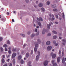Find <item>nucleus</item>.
<instances>
[{
  "label": "nucleus",
  "instance_id": "nucleus-1",
  "mask_svg": "<svg viewBox=\"0 0 66 66\" xmlns=\"http://www.w3.org/2000/svg\"><path fill=\"white\" fill-rule=\"evenodd\" d=\"M38 46V45L37 44H36L35 45V47L34 48V51L35 52H36V51H37V49L36 48H37Z\"/></svg>",
  "mask_w": 66,
  "mask_h": 66
},
{
  "label": "nucleus",
  "instance_id": "nucleus-2",
  "mask_svg": "<svg viewBox=\"0 0 66 66\" xmlns=\"http://www.w3.org/2000/svg\"><path fill=\"white\" fill-rule=\"evenodd\" d=\"M49 61H47L46 60L45 61L44 63V66H46L47 65V64H48V62H49Z\"/></svg>",
  "mask_w": 66,
  "mask_h": 66
},
{
  "label": "nucleus",
  "instance_id": "nucleus-3",
  "mask_svg": "<svg viewBox=\"0 0 66 66\" xmlns=\"http://www.w3.org/2000/svg\"><path fill=\"white\" fill-rule=\"evenodd\" d=\"M54 60H52V63L53 64V66H56L57 65V64H56V63H54Z\"/></svg>",
  "mask_w": 66,
  "mask_h": 66
},
{
  "label": "nucleus",
  "instance_id": "nucleus-4",
  "mask_svg": "<svg viewBox=\"0 0 66 66\" xmlns=\"http://www.w3.org/2000/svg\"><path fill=\"white\" fill-rule=\"evenodd\" d=\"M51 26V24L49 23V25L48 24H47V27L48 28V30H49L50 29V26Z\"/></svg>",
  "mask_w": 66,
  "mask_h": 66
},
{
  "label": "nucleus",
  "instance_id": "nucleus-5",
  "mask_svg": "<svg viewBox=\"0 0 66 66\" xmlns=\"http://www.w3.org/2000/svg\"><path fill=\"white\" fill-rule=\"evenodd\" d=\"M52 48V47L51 46H48L47 48V50L48 51H50V50H51Z\"/></svg>",
  "mask_w": 66,
  "mask_h": 66
},
{
  "label": "nucleus",
  "instance_id": "nucleus-6",
  "mask_svg": "<svg viewBox=\"0 0 66 66\" xmlns=\"http://www.w3.org/2000/svg\"><path fill=\"white\" fill-rule=\"evenodd\" d=\"M16 56V54L15 53H13L12 55V58H14V57H15Z\"/></svg>",
  "mask_w": 66,
  "mask_h": 66
},
{
  "label": "nucleus",
  "instance_id": "nucleus-7",
  "mask_svg": "<svg viewBox=\"0 0 66 66\" xmlns=\"http://www.w3.org/2000/svg\"><path fill=\"white\" fill-rule=\"evenodd\" d=\"M37 19L38 21H40V20L41 21H43V19H42L41 17H40L39 18H37Z\"/></svg>",
  "mask_w": 66,
  "mask_h": 66
},
{
  "label": "nucleus",
  "instance_id": "nucleus-8",
  "mask_svg": "<svg viewBox=\"0 0 66 66\" xmlns=\"http://www.w3.org/2000/svg\"><path fill=\"white\" fill-rule=\"evenodd\" d=\"M56 5L55 4H52L51 5V6L53 8H55L56 7Z\"/></svg>",
  "mask_w": 66,
  "mask_h": 66
},
{
  "label": "nucleus",
  "instance_id": "nucleus-9",
  "mask_svg": "<svg viewBox=\"0 0 66 66\" xmlns=\"http://www.w3.org/2000/svg\"><path fill=\"white\" fill-rule=\"evenodd\" d=\"M56 57V54H53L52 56V57L53 59H54Z\"/></svg>",
  "mask_w": 66,
  "mask_h": 66
},
{
  "label": "nucleus",
  "instance_id": "nucleus-10",
  "mask_svg": "<svg viewBox=\"0 0 66 66\" xmlns=\"http://www.w3.org/2000/svg\"><path fill=\"white\" fill-rule=\"evenodd\" d=\"M46 44L47 45H49L50 44V42L49 41H48L46 42Z\"/></svg>",
  "mask_w": 66,
  "mask_h": 66
},
{
  "label": "nucleus",
  "instance_id": "nucleus-11",
  "mask_svg": "<svg viewBox=\"0 0 66 66\" xmlns=\"http://www.w3.org/2000/svg\"><path fill=\"white\" fill-rule=\"evenodd\" d=\"M57 62L58 63H59V62H60V58L58 57L57 59Z\"/></svg>",
  "mask_w": 66,
  "mask_h": 66
},
{
  "label": "nucleus",
  "instance_id": "nucleus-12",
  "mask_svg": "<svg viewBox=\"0 0 66 66\" xmlns=\"http://www.w3.org/2000/svg\"><path fill=\"white\" fill-rule=\"evenodd\" d=\"M43 6V4L42 3H40L39 4V7H42Z\"/></svg>",
  "mask_w": 66,
  "mask_h": 66
},
{
  "label": "nucleus",
  "instance_id": "nucleus-13",
  "mask_svg": "<svg viewBox=\"0 0 66 66\" xmlns=\"http://www.w3.org/2000/svg\"><path fill=\"white\" fill-rule=\"evenodd\" d=\"M39 56H38L37 55V56L36 57V61H38L39 59Z\"/></svg>",
  "mask_w": 66,
  "mask_h": 66
},
{
  "label": "nucleus",
  "instance_id": "nucleus-14",
  "mask_svg": "<svg viewBox=\"0 0 66 66\" xmlns=\"http://www.w3.org/2000/svg\"><path fill=\"white\" fill-rule=\"evenodd\" d=\"M57 38V36H54L53 37V38L54 39H56Z\"/></svg>",
  "mask_w": 66,
  "mask_h": 66
},
{
  "label": "nucleus",
  "instance_id": "nucleus-15",
  "mask_svg": "<svg viewBox=\"0 0 66 66\" xmlns=\"http://www.w3.org/2000/svg\"><path fill=\"white\" fill-rule=\"evenodd\" d=\"M29 54L28 53H27L26 54V56L27 58H28V57H29Z\"/></svg>",
  "mask_w": 66,
  "mask_h": 66
},
{
  "label": "nucleus",
  "instance_id": "nucleus-16",
  "mask_svg": "<svg viewBox=\"0 0 66 66\" xmlns=\"http://www.w3.org/2000/svg\"><path fill=\"white\" fill-rule=\"evenodd\" d=\"M13 64H15V59H14L13 60Z\"/></svg>",
  "mask_w": 66,
  "mask_h": 66
},
{
  "label": "nucleus",
  "instance_id": "nucleus-17",
  "mask_svg": "<svg viewBox=\"0 0 66 66\" xmlns=\"http://www.w3.org/2000/svg\"><path fill=\"white\" fill-rule=\"evenodd\" d=\"M7 47V45L6 44H4L3 46V47H4L5 48H6Z\"/></svg>",
  "mask_w": 66,
  "mask_h": 66
},
{
  "label": "nucleus",
  "instance_id": "nucleus-18",
  "mask_svg": "<svg viewBox=\"0 0 66 66\" xmlns=\"http://www.w3.org/2000/svg\"><path fill=\"white\" fill-rule=\"evenodd\" d=\"M21 59V56L20 55L18 56V59L19 60H20V59Z\"/></svg>",
  "mask_w": 66,
  "mask_h": 66
},
{
  "label": "nucleus",
  "instance_id": "nucleus-19",
  "mask_svg": "<svg viewBox=\"0 0 66 66\" xmlns=\"http://www.w3.org/2000/svg\"><path fill=\"white\" fill-rule=\"evenodd\" d=\"M2 63H4V62H5V61H4V60L3 59H2Z\"/></svg>",
  "mask_w": 66,
  "mask_h": 66
},
{
  "label": "nucleus",
  "instance_id": "nucleus-20",
  "mask_svg": "<svg viewBox=\"0 0 66 66\" xmlns=\"http://www.w3.org/2000/svg\"><path fill=\"white\" fill-rule=\"evenodd\" d=\"M37 41L38 42L37 43L38 44H40V40L39 39H38L37 40Z\"/></svg>",
  "mask_w": 66,
  "mask_h": 66
},
{
  "label": "nucleus",
  "instance_id": "nucleus-21",
  "mask_svg": "<svg viewBox=\"0 0 66 66\" xmlns=\"http://www.w3.org/2000/svg\"><path fill=\"white\" fill-rule=\"evenodd\" d=\"M53 11L54 12H57V10L56 9H54L53 10Z\"/></svg>",
  "mask_w": 66,
  "mask_h": 66
},
{
  "label": "nucleus",
  "instance_id": "nucleus-22",
  "mask_svg": "<svg viewBox=\"0 0 66 66\" xmlns=\"http://www.w3.org/2000/svg\"><path fill=\"white\" fill-rule=\"evenodd\" d=\"M53 33H54V34H57V32H56L54 30L53 31Z\"/></svg>",
  "mask_w": 66,
  "mask_h": 66
},
{
  "label": "nucleus",
  "instance_id": "nucleus-23",
  "mask_svg": "<svg viewBox=\"0 0 66 66\" xmlns=\"http://www.w3.org/2000/svg\"><path fill=\"white\" fill-rule=\"evenodd\" d=\"M62 15H63V16H62V18L63 19L64 18H65V15H64V12H63L62 13Z\"/></svg>",
  "mask_w": 66,
  "mask_h": 66
},
{
  "label": "nucleus",
  "instance_id": "nucleus-24",
  "mask_svg": "<svg viewBox=\"0 0 66 66\" xmlns=\"http://www.w3.org/2000/svg\"><path fill=\"white\" fill-rule=\"evenodd\" d=\"M62 63H65V60H64V58H63L62 59Z\"/></svg>",
  "mask_w": 66,
  "mask_h": 66
},
{
  "label": "nucleus",
  "instance_id": "nucleus-25",
  "mask_svg": "<svg viewBox=\"0 0 66 66\" xmlns=\"http://www.w3.org/2000/svg\"><path fill=\"white\" fill-rule=\"evenodd\" d=\"M49 15L50 17H51L52 16V17H54V15H53V14H52L51 15V14H50Z\"/></svg>",
  "mask_w": 66,
  "mask_h": 66
},
{
  "label": "nucleus",
  "instance_id": "nucleus-26",
  "mask_svg": "<svg viewBox=\"0 0 66 66\" xmlns=\"http://www.w3.org/2000/svg\"><path fill=\"white\" fill-rule=\"evenodd\" d=\"M1 51L2 52H3V48L2 47H1L0 48Z\"/></svg>",
  "mask_w": 66,
  "mask_h": 66
},
{
  "label": "nucleus",
  "instance_id": "nucleus-27",
  "mask_svg": "<svg viewBox=\"0 0 66 66\" xmlns=\"http://www.w3.org/2000/svg\"><path fill=\"white\" fill-rule=\"evenodd\" d=\"M34 36H35V35L34 34H32L31 36V37H34Z\"/></svg>",
  "mask_w": 66,
  "mask_h": 66
},
{
  "label": "nucleus",
  "instance_id": "nucleus-28",
  "mask_svg": "<svg viewBox=\"0 0 66 66\" xmlns=\"http://www.w3.org/2000/svg\"><path fill=\"white\" fill-rule=\"evenodd\" d=\"M38 24L40 26V27H41L42 26V24H41V23L39 22H38Z\"/></svg>",
  "mask_w": 66,
  "mask_h": 66
},
{
  "label": "nucleus",
  "instance_id": "nucleus-29",
  "mask_svg": "<svg viewBox=\"0 0 66 66\" xmlns=\"http://www.w3.org/2000/svg\"><path fill=\"white\" fill-rule=\"evenodd\" d=\"M1 20L2 21H5L6 19H2Z\"/></svg>",
  "mask_w": 66,
  "mask_h": 66
},
{
  "label": "nucleus",
  "instance_id": "nucleus-30",
  "mask_svg": "<svg viewBox=\"0 0 66 66\" xmlns=\"http://www.w3.org/2000/svg\"><path fill=\"white\" fill-rule=\"evenodd\" d=\"M7 44H10V41H9V40H7Z\"/></svg>",
  "mask_w": 66,
  "mask_h": 66
},
{
  "label": "nucleus",
  "instance_id": "nucleus-31",
  "mask_svg": "<svg viewBox=\"0 0 66 66\" xmlns=\"http://www.w3.org/2000/svg\"><path fill=\"white\" fill-rule=\"evenodd\" d=\"M21 64H23V60H21Z\"/></svg>",
  "mask_w": 66,
  "mask_h": 66
},
{
  "label": "nucleus",
  "instance_id": "nucleus-32",
  "mask_svg": "<svg viewBox=\"0 0 66 66\" xmlns=\"http://www.w3.org/2000/svg\"><path fill=\"white\" fill-rule=\"evenodd\" d=\"M41 10L43 12H44V11H45V9H44V8H41Z\"/></svg>",
  "mask_w": 66,
  "mask_h": 66
},
{
  "label": "nucleus",
  "instance_id": "nucleus-33",
  "mask_svg": "<svg viewBox=\"0 0 66 66\" xmlns=\"http://www.w3.org/2000/svg\"><path fill=\"white\" fill-rule=\"evenodd\" d=\"M16 48H13V49L12 51H16Z\"/></svg>",
  "mask_w": 66,
  "mask_h": 66
},
{
  "label": "nucleus",
  "instance_id": "nucleus-34",
  "mask_svg": "<svg viewBox=\"0 0 66 66\" xmlns=\"http://www.w3.org/2000/svg\"><path fill=\"white\" fill-rule=\"evenodd\" d=\"M31 64V61H30L28 63V65H30Z\"/></svg>",
  "mask_w": 66,
  "mask_h": 66
},
{
  "label": "nucleus",
  "instance_id": "nucleus-35",
  "mask_svg": "<svg viewBox=\"0 0 66 66\" xmlns=\"http://www.w3.org/2000/svg\"><path fill=\"white\" fill-rule=\"evenodd\" d=\"M38 55L39 56H40V52L39 51L38 52Z\"/></svg>",
  "mask_w": 66,
  "mask_h": 66
},
{
  "label": "nucleus",
  "instance_id": "nucleus-36",
  "mask_svg": "<svg viewBox=\"0 0 66 66\" xmlns=\"http://www.w3.org/2000/svg\"><path fill=\"white\" fill-rule=\"evenodd\" d=\"M62 41L64 43H66V40L64 39H63L62 40Z\"/></svg>",
  "mask_w": 66,
  "mask_h": 66
},
{
  "label": "nucleus",
  "instance_id": "nucleus-37",
  "mask_svg": "<svg viewBox=\"0 0 66 66\" xmlns=\"http://www.w3.org/2000/svg\"><path fill=\"white\" fill-rule=\"evenodd\" d=\"M46 3L47 5H49L50 4V2H47Z\"/></svg>",
  "mask_w": 66,
  "mask_h": 66
},
{
  "label": "nucleus",
  "instance_id": "nucleus-38",
  "mask_svg": "<svg viewBox=\"0 0 66 66\" xmlns=\"http://www.w3.org/2000/svg\"><path fill=\"white\" fill-rule=\"evenodd\" d=\"M45 30H43V31H42V34H45Z\"/></svg>",
  "mask_w": 66,
  "mask_h": 66
},
{
  "label": "nucleus",
  "instance_id": "nucleus-39",
  "mask_svg": "<svg viewBox=\"0 0 66 66\" xmlns=\"http://www.w3.org/2000/svg\"><path fill=\"white\" fill-rule=\"evenodd\" d=\"M21 35H22V36H23V37H24L25 36V35L24 34H21Z\"/></svg>",
  "mask_w": 66,
  "mask_h": 66
},
{
  "label": "nucleus",
  "instance_id": "nucleus-40",
  "mask_svg": "<svg viewBox=\"0 0 66 66\" xmlns=\"http://www.w3.org/2000/svg\"><path fill=\"white\" fill-rule=\"evenodd\" d=\"M3 38L2 37H0V41L1 42V41H2V40Z\"/></svg>",
  "mask_w": 66,
  "mask_h": 66
},
{
  "label": "nucleus",
  "instance_id": "nucleus-41",
  "mask_svg": "<svg viewBox=\"0 0 66 66\" xmlns=\"http://www.w3.org/2000/svg\"><path fill=\"white\" fill-rule=\"evenodd\" d=\"M11 50H9L8 51V53L9 54H11Z\"/></svg>",
  "mask_w": 66,
  "mask_h": 66
},
{
  "label": "nucleus",
  "instance_id": "nucleus-42",
  "mask_svg": "<svg viewBox=\"0 0 66 66\" xmlns=\"http://www.w3.org/2000/svg\"><path fill=\"white\" fill-rule=\"evenodd\" d=\"M64 52H62V56H64Z\"/></svg>",
  "mask_w": 66,
  "mask_h": 66
},
{
  "label": "nucleus",
  "instance_id": "nucleus-43",
  "mask_svg": "<svg viewBox=\"0 0 66 66\" xmlns=\"http://www.w3.org/2000/svg\"><path fill=\"white\" fill-rule=\"evenodd\" d=\"M33 50H31V54H33Z\"/></svg>",
  "mask_w": 66,
  "mask_h": 66
},
{
  "label": "nucleus",
  "instance_id": "nucleus-44",
  "mask_svg": "<svg viewBox=\"0 0 66 66\" xmlns=\"http://www.w3.org/2000/svg\"><path fill=\"white\" fill-rule=\"evenodd\" d=\"M61 51L59 50V54H61Z\"/></svg>",
  "mask_w": 66,
  "mask_h": 66
},
{
  "label": "nucleus",
  "instance_id": "nucleus-45",
  "mask_svg": "<svg viewBox=\"0 0 66 66\" xmlns=\"http://www.w3.org/2000/svg\"><path fill=\"white\" fill-rule=\"evenodd\" d=\"M47 36H51V34L50 33H49L47 35Z\"/></svg>",
  "mask_w": 66,
  "mask_h": 66
},
{
  "label": "nucleus",
  "instance_id": "nucleus-46",
  "mask_svg": "<svg viewBox=\"0 0 66 66\" xmlns=\"http://www.w3.org/2000/svg\"><path fill=\"white\" fill-rule=\"evenodd\" d=\"M55 16H56V17L57 18H59V16H58V15H55Z\"/></svg>",
  "mask_w": 66,
  "mask_h": 66
},
{
  "label": "nucleus",
  "instance_id": "nucleus-47",
  "mask_svg": "<svg viewBox=\"0 0 66 66\" xmlns=\"http://www.w3.org/2000/svg\"><path fill=\"white\" fill-rule=\"evenodd\" d=\"M39 32H37V33L36 34V35H38L39 34Z\"/></svg>",
  "mask_w": 66,
  "mask_h": 66
},
{
  "label": "nucleus",
  "instance_id": "nucleus-48",
  "mask_svg": "<svg viewBox=\"0 0 66 66\" xmlns=\"http://www.w3.org/2000/svg\"><path fill=\"white\" fill-rule=\"evenodd\" d=\"M26 1L27 3L29 2V0H26Z\"/></svg>",
  "mask_w": 66,
  "mask_h": 66
},
{
  "label": "nucleus",
  "instance_id": "nucleus-49",
  "mask_svg": "<svg viewBox=\"0 0 66 66\" xmlns=\"http://www.w3.org/2000/svg\"><path fill=\"white\" fill-rule=\"evenodd\" d=\"M3 58L4 59L5 58V56L4 55H3Z\"/></svg>",
  "mask_w": 66,
  "mask_h": 66
},
{
  "label": "nucleus",
  "instance_id": "nucleus-50",
  "mask_svg": "<svg viewBox=\"0 0 66 66\" xmlns=\"http://www.w3.org/2000/svg\"><path fill=\"white\" fill-rule=\"evenodd\" d=\"M5 51H7V49L6 48H5Z\"/></svg>",
  "mask_w": 66,
  "mask_h": 66
},
{
  "label": "nucleus",
  "instance_id": "nucleus-51",
  "mask_svg": "<svg viewBox=\"0 0 66 66\" xmlns=\"http://www.w3.org/2000/svg\"><path fill=\"white\" fill-rule=\"evenodd\" d=\"M35 31L36 32H37V29H36H36L35 30Z\"/></svg>",
  "mask_w": 66,
  "mask_h": 66
},
{
  "label": "nucleus",
  "instance_id": "nucleus-52",
  "mask_svg": "<svg viewBox=\"0 0 66 66\" xmlns=\"http://www.w3.org/2000/svg\"><path fill=\"white\" fill-rule=\"evenodd\" d=\"M55 23H56V24H58V23H59L58 22H55Z\"/></svg>",
  "mask_w": 66,
  "mask_h": 66
},
{
  "label": "nucleus",
  "instance_id": "nucleus-53",
  "mask_svg": "<svg viewBox=\"0 0 66 66\" xmlns=\"http://www.w3.org/2000/svg\"><path fill=\"white\" fill-rule=\"evenodd\" d=\"M26 47V44H24L23 45V48H24Z\"/></svg>",
  "mask_w": 66,
  "mask_h": 66
},
{
  "label": "nucleus",
  "instance_id": "nucleus-54",
  "mask_svg": "<svg viewBox=\"0 0 66 66\" xmlns=\"http://www.w3.org/2000/svg\"><path fill=\"white\" fill-rule=\"evenodd\" d=\"M55 43H56V42L55 41H53V44H55Z\"/></svg>",
  "mask_w": 66,
  "mask_h": 66
},
{
  "label": "nucleus",
  "instance_id": "nucleus-55",
  "mask_svg": "<svg viewBox=\"0 0 66 66\" xmlns=\"http://www.w3.org/2000/svg\"><path fill=\"white\" fill-rule=\"evenodd\" d=\"M13 12L14 14H16V11H13Z\"/></svg>",
  "mask_w": 66,
  "mask_h": 66
},
{
  "label": "nucleus",
  "instance_id": "nucleus-56",
  "mask_svg": "<svg viewBox=\"0 0 66 66\" xmlns=\"http://www.w3.org/2000/svg\"><path fill=\"white\" fill-rule=\"evenodd\" d=\"M12 66V63H10L9 65V66Z\"/></svg>",
  "mask_w": 66,
  "mask_h": 66
},
{
  "label": "nucleus",
  "instance_id": "nucleus-57",
  "mask_svg": "<svg viewBox=\"0 0 66 66\" xmlns=\"http://www.w3.org/2000/svg\"><path fill=\"white\" fill-rule=\"evenodd\" d=\"M30 32H28L27 34H28L29 35V34H30Z\"/></svg>",
  "mask_w": 66,
  "mask_h": 66
},
{
  "label": "nucleus",
  "instance_id": "nucleus-58",
  "mask_svg": "<svg viewBox=\"0 0 66 66\" xmlns=\"http://www.w3.org/2000/svg\"><path fill=\"white\" fill-rule=\"evenodd\" d=\"M6 14L7 15H10V13H9V12H7Z\"/></svg>",
  "mask_w": 66,
  "mask_h": 66
},
{
  "label": "nucleus",
  "instance_id": "nucleus-59",
  "mask_svg": "<svg viewBox=\"0 0 66 66\" xmlns=\"http://www.w3.org/2000/svg\"><path fill=\"white\" fill-rule=\"evenodd\" d=\"M12 21H13V22H14L15 21L14 20L12 19Z\"/></svg>",
  "mask_w": 66,
  "mask_h": 66
},
{
  "label": "nucleus",
  "instance_id": "nucleus-60",
  "mask_svg": "<svg viewBox=\"0 0 66 66\" xmlns=\"http://www.w3.org/2000/svg\"><path fill=\"white\" fill-rule=\"evenodd\" d=\"M10 55H9L8 56H7V58H8V57H10Z\"/></svg>",
  "mask_w": 66,
  "mask_h": 66
},
{
  "label": "nucleus",
  "instance_id": "nucleus-61",
  "mask_svg": "<svg viewBox=\"0 0 66 66\" xmlns=\"http://www.w3.org/2000/svg\"><path fill=\"white\" fill-rule=\"evenodd\" d=\"M7 62H9V61H10V59H8L7 60Z\"/></svg>",
  "mask_w": 66,
  "mask_h": 66
},
{
  "label": "nucleus",
  "instance_id": "nucleus-62",
  "mask_svg": "<svg viewBox=\"0 0 66 66\" xmlns=\"http://www.w3.org/2000/svg\"><path fill=\"white\" fill-rule=\"evenodd\" d=\"M57 45H58V44H55V46H57Z\"/></svg>",
  "mask_w": 66,
  "mask_h": 66
},
{
  "label": "nucleus",
  "instance_id": "nucleus-63",
  "mask_svg": "<svg viewBox=\"0 0 66 66\" xmlns=\"http://www.w3.org/2000/svg\"><path fill=\"white\" fill-rule=\"evenodd\" d=\"M9 50H11V47H9Z\"/></svg>",
  "mask_w": 66,
  "mask_h": 66
},
{
  "label": "nucleus",
  "instance_id": "nucleus-64",
  "mask_svg": "<svg viewBox=\"0 0 66 66\" xmlns=\"http://www.w3.org/2000/svg\"><path fill=\"white\" fill-rule=\"evenodd\" d=\"M3 66H7V64L4 65Z\"/></svg>",
  "mask_w": 66,
  "mask_h": 66
}]
</instances>
